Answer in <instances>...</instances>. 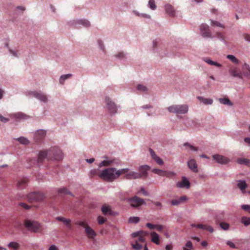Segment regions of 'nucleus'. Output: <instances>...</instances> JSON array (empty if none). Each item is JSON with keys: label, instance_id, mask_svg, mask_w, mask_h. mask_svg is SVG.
<instances>
[{"label": "nucleus", "instance_id": "obj_3", "mask_svg": "<svg viewBox=\"0 0 250 250\" xmlns=\"http://www.w3.org/2000/svg\"><path fill=\"white\" fill-rule=\"evenodd\" d=\"M188 106L187 104H172L168 106L167 111L170 113L184 115L188 112Z\"/></svg>", "mask_w": 250, "mask_h": 250}, {"label": "nucleus", "instance_id": "obj_29", "mask_svg": "<svg viewBox=\"0 0 250 250\" xmlns=\"http://www.w3.org/2000/svg\"><path fill=\"white\" fill-rule=\"evenodd\" d=\"M71 77H72V74L69 73L62 75L60 76V78H59V83L61 85H63L65 81L69 79Z\"/></svg>", "mask_w": 250, "mask_h": 250}, {"label": "nucleus", "instance_id": "obj_38", "mask_svg": "<svg viewBox=\"0 0 250 250\" xmlns=\"http://www.w3.org/2000/svg\"><path fill=\"white\" fill-rule=\"evenodd\" d=\"M183 146L184 147H186L187 150L190 149L193 151H198V148L193 146L192 145L188 142L184 143Z\"/></svg>", "mask_w": 250, "mask_h": 250}, {"label": "nucleus", "instance_id": "obj_31", "mask_svg": "<svg viewBox=\"0 0 250 250\" xmlns=\"http://www.w3.org/2000/svg\"><path fill=\"white\" fill-rule=\"evenodd\" d=\"M220 104L228 106H232V103L228 98H222L219 99Z\"/></svg>", "mask_w": 250, "mask_h": 250}, {"label": "nucleus", "instance_id": "obj_20", "mask_svg": "<svg viewBox=\"0 0 250 250\" xmlns=\"http://www.w3.org/2000/svg\"><path fill=\"white\" fill-rule=\"evenodd\" d=\"M56 220L62 222L63 224L66 226V228L68 229H71V228H72V226H71V220L69 219H65L62 217H56Z\"/></svg>", "mask_w": 250, "mask_h": 250}, {"label": "nucleus", "instance_id": "obj_41", "mask_svg": "<svg viewBox=\"0 0 250 250\" xmlns=\"http://www.w3.org/2000/svg\"><path fill=\"white\" fill-rule=\"evenodd\" d=\"M250 162V160H249L247 158H239L237 159V163L240 165H244L247 166L248 165Z\"/></svg>", "mask_w": 250, "mask_h": 250}, {"label": "nucleus", "instance_id": "obj_64", "mask_svg": "<svg viewBox=\"0 0 250 250\" xmlns=\"http://www.w3.org/2000/svg\"><path fill=\"white\" fill-rule=\"evenodd\" d=\"M153 160H154L158 164L161 166L164 164V162L163 161L162 159H161L160 157L157 158H153Z\"/></svg>", "mask_w": 250, "mask_h": 250}, {"label": "nucleus", "instance_id": "obj_36", "mask_svg": "<svg viewBox=\"0 0 250 250\" xmlns=\"http://www.w3.org/2000/svg\"><path fill=\"white\" fill-rule=\"evenodd\" d=\"M85 232L87 233L88 236L91 237H93L96 235L93 229H92V228H90L89 227H87L85 228Z\"/></svg>", "mask_w": 250, "mask_h": 250}, {"label": "nucleus", "instance_id": "obj_28", "mask_svg": "<svg viewBox=\"0 0 250 250\" xmlns=\"http://www.w3.org/2000/svg\"><path fill=\"white\" fill-rule=\"evenodd\" d=\"M28 179L26 178H23L21 179V180L18 181L17 187L19 188H21L23 186H25L28 183Z\"/></svg>", "mask_w": 250, "mask_h": 250}, {"label": "nucleus", "instance_id": "obj_24", "mask_svg": "<svg viewBox=\"0 0 250 250\" xmlns=\"http://www.w3.org/2000/svg\"><path fill=\"white\" fill-rule=\"evenodd\" d=\"M150 237H151V241L156 245H159V235L155 232L150 233Z\"/></svg>", "mask_w": 250, "mask_h": 250}, {"label": "nucleus", "instance_id": "obj_2", "mask_svg": "<svg viewBox=\"0 0 250 250\" xmlns=\"http://www.w3.org/2000/svg\"><path fill=\"white\" fill-rule=\"evenodd\" d=\"M63 159V153L57 146H52L48 150V160L60 161Z\"/></svg>", "mask_w": 250, "mask_h": 250}, {"label": "nucleus", "instance_id": "obj_26", "mask_svg": "<svg viewBox=\"0 0 250 250\" xmlns=\"http://www.w3.org/2000/svg\"><path fill=\"white\" fill-rule=\"evenodd\" d=\"M198 99H199V101H200L201 103H203V104L205 105H211L212 104V102H213V101H212V99L210 98H206L203 97H198Z\"/></svg>", "mask_w": 250, "mask_h": 250}, {"label": "nucleus", "instance_id": "obj_43", "mask_svg": "<svg viewBox=\"0 0 250 250\" xmlns=\"http://www.w3.org/2000/svg\"><path fill=\"white\" fill-rule=\"evenodd\" d=\"M152 172L159 176H162L163 175H164V174H165V172H167V171L162 170L161 169H159L157 168H154L153 169V170H152Z\"/></svg>", "mask_w": 250, "mask_h": 250}, {"label": "nucleus", "instance_id": "obj_61", "mask_svg": "<svg viewBox=\"0 0 250 250\" xmlns=\"http://www.w3.org/2000/svg\"><path fill=\"white\" fill-rule=\"evenodd\" d=\"M170 203H171V205L177 206V205H179L180 204H181L183 203L180 201H177L176 199H174V200H171Z\"/></svg>", "mask_w": 250, "mask_h": 250}, {"label": "nucleus", "instance_id": "obj_59", "mask_svg": "<svg viewBox=\"0 0 250 250\" xmlns=\"http://www.w3.org/2000/svg\"><path fill=\"white\" fill-rule=\"evenodd\" d=\"M149 154H150V156H151L152 158L155 159L159 158L155 153V151H153V150L151 149H149Z\"/></svg>", "mask_w": 250, "mask_h": 250}, {"label": "nucleus", "instance_id": "obj_30", "mask_svg": "<svg viewBox=\"0 0 250 250\" xmlns=\"http://www.w3.org/2000/svg\"><path fill=\"white\" fill-rule=\"evenodd\" d=\"M7 247L11 250H19L20 249V245L17 242H12L8 244Z\"/></svg>", "mask_w": 250, "mask_h": 250}, {"label": "nucleus", "instance_id": "obj_40", "mask_svg": "<svg viewBox=\"0 0 250 250\" xmlns=\"http://www.w3.org/2000/svg\"><path fill=\"white\" fill-rule=\"evenodd\" d=\"M18 141H19L20 144L22 145H28L29 143V141L26 138L23 137H20L16 139Z\"/></svg>", "mask_w": 250, "mask_h": 250}, {"label": "nucleus", "instance_id": "obj_22", "mask_svg": "<svg viewBox=\"0 0 250 250\" xmlns=\"http://www.w3.org/2000/svg\"><path fill=\"white\" fill-rule=\"evenodd\" d=\"M197 228L201 229L208 231L210 233H212L214 231V229L209 225H207L205 224H197Z\"/></svg>", "mask_w": 250, "mask_h": 250}, {"label": "nucleus", "instance_id": "obj_6", "mask_svg": "<svg viewBox=\"0 0 250 250\" xmlns=\"http://www.w3.org/2000/svg\"><path fill=\"white\" fill-rule=\"evenodd\" d=\"M24 226H25L26 229H28V230L34 232H39L41 229V225L39 223L37 222L31 221L29 220L24 221Z\"/></svg>", "mask_w": 250, "mask_h": 250}, {"label": "nucleus", "instance_id": "obj_16", "mask_svg": "<svg viewBox=\"0 0 250 250\" xmlns=\"http://www.w3.org/2000/svg\"><path fill=\"white\" fill-rule=\"evenodd\" d=\"M164 8H165V12H166V13L168 15L171 17L175 16V11L173 6L167 3L165 4V6H164Z\"/></svg>", "mask_w": 250, "mask_h": 250}, {"label": "nucleus", "instance_id": "obj_39", "mask_svg": "<svg viewBox=\"0 0 250 250\" xmlns=\"http://www.w3.org/2000/svg\"><path fill=\"white\" fill-rule=\"evenodd\" d=\"M114 57L117 60H123L125 58V54L124 52H118L115 54Z\"/></svg>", "mask_w": 250, "mask_h": 250}, {"label": "nucleus", "instance_id": "obj_55", "mask_svg": "<svg viewBox=\"0 0 250 250\" xmlns=\"http://www.w3.org/2000/svg\"><path fill=\"white\" fill-rule=\"evenodd\" d=\"M153 205L158 207V209H161L162 208V205L160 202H155L153 200H149Z\"/></svg>", "mask_w": 250, "mask_h": 250}, {"label": "nucleus", "instance_id": "obj_45", "mask_svg": "<svg viewBox=\"0 0 250 250\" xmlns=\"http://www.w3.org/2000/svg\"><path fill=\"white\" fill-rule=\"evenodd\" d=\"M113 169H114V171L116 172V173H119V175H120L126 173V172L129 170V169L128 168H125L120 169H117L115 168H113Z\"/></svg>", "mask_w": 250, "mask_h": 250}, {"label": "nucleus", "instance_id": "obj_37", "mask_svg": "<svg viewBox=\"0 0 250 250\" xmlns=\"http://www.w3.org/2000/svg\"><path fill=\"white\" fill-rule=\"evenodd\" d=\"M241 223L243 224L244 226L247 227L250 224V218L248 217H242L241 218Z\"/></svg>", "mask_w": 250, "mask_h": 250}, {"label": "nucleus", "instance_id": "obj_53", "mask_svg": "<svg viewBox=\"0 0 250 250\" xmlns=\"http://www.w3.org/2000/svg\"><path fill=\"white\" fill-rule=\"evenodd\" d=\"M132 248L135 250H141L142 249L143 246L139 244L138 241H136V244H132Z\"/></svg>", "mask_w": 250, "mask_h": 250}, {"label": "nucleus", "instance_id": "obj_47", "mask_svg": "<svg viewBox=\"0 0 250 250\" xmlns=\"http://www.w3.org/2000/svg\"><path fill=\"white\" fill-rule=\"evenodd\" d=\"M192 249V244L190 241H188L183 247V250H191Z\"/></svg>", "mask_w": 250, "mask_h": 250}, {"label": "nucleus", "instance_id": "obj_35", "mask_svg": "<svg viewBox=\"0 0 250 250\" xmlns=\"http://www.w3.org/2000/svg\"><path fill=\"white\" fill-rule=\"evenodd\" d=\"M58 192L63 195H69L71 196H73V194L65 188H62L59 189V190H58Z\"/></svg>", "mask_w": 250, "mask_h": 250}, {"label": "nucleus", "instance_id": "obj_32", "mask_svg": "<svg viewBox=\"0 0 250 250\" xmlns=\"http://www.w3.org/2000/svg\"><path fill=\"white\" fill-rule=\"evenodd\" d=\"M136 89L141 94H146L148 91V88L146 86L140 84L137 85Z\"/></svg>", "mask_w": 250, "mask_h": 250}, {"label": "nucleus", "instance_id": "obj_23", "mask_svg": "<svg viewBox=\"0 0 250 250\" xmlns=\"http://www.w3.org/2000/svg\"><path fill=\"white\" fill-rule=\"evenodd\" d=\"M77 24L82 25L83 27L88 28L90 26V22L84 19H81L77 20Z\"/></svg>", "mask_w": 250, "mask_h": 250}, {"label": "nucleus", "instance_id": "obj_57", "mask_svg": "<svg viewBox=\"0 0 250 250\" xmlns=\"http://www.w3.org/2000/svg\"><path fill=\"white\" fill-rule=\"evenodd\" d=\"M97 220L98 223H99V225H102L105 221V219L101 216H99L98 217Z\"/></svg>", "mask_w": 250, "mask_h": 250}, {"label": "nucleus", "instance_id": "obj_56", "mask_svg": "<svg viewBox=\"0 0 250 250\" xmlns=\"http://www.w3.org/2000/svg\"><path fill=\"white\" fill-rule=\"evenodd\" d=\"M144 231H138L134 232H133V233L131 234V236L133 237V238H136L138 236H141V233H143Z\"/></svg>", "mask_w": 250, "mask_h": 250}, {"label": "nucleus", "instance_id": "obj_51", "mask_svg": "<svg viewBox=\"0 0 250 250\" xmlns=\"http://www.w3.org/2000/svg\"><path fill=\"white\" fill-rule=\"evenodd\" d=\"M210 22H211V25L217 26L218 27H220L222 28H224V25L222 23H220L219 21H213V20H210Z\"/></svg>", "mask_w": 250, "mask_h": 250}, {"label": "nucleus", "instance_id": "obj_19", "mask_svg": "<svg viewBox=\"0 0 250 250\" xmlns=\"http://www.w3.org/2000/svg\"><path fill=\"white\" fill-rule=\"evenodd\" d=\"M102 212L103 213L104 215H112L113 214V212H112L111 209V208L109 206L106 205H102Z\"/></svg>", "mask_w": 250, "mask_h": 250}, {"label": "nucleus", "instance_id": "obj_42", "mask_svg": "<svg viewBox=\"0 0 250 250\" xmlns=\"http://www.w3.org/2000/svg\"><path fill=\"white\" fill-rule=\"evenodd\" d=\"M112 160H104L102 161V162H101L100 164H99V167H108L110 165H111V164H112Z\"/></svg>", "mask_w": 250, "mask_h": 250}, {"label": "nucleus", "instance_id": "obj_50", "mask_svg": "<svg viewBox=\"0 0 250 250\" xmlns=\"http://www.w3.org/2000/svg\"><path fill=\"white\" fill-rule=\"evenodd\" d=\"M175 176V173L174 171H166L162 177H166L167 178H171Z\"/></svg>", "mask_w": 250, "mask_h": 250}, {"label": "nucleus", "instance_id": "obj_8", "mask_svg": "<svg viewBox=\"0 0 250 250\" xmlns=\"http://www.w3.org/2000/svg\"><path fill=\"white\" fill-rule=\"evenodd\" d=\"M212 158H213V161L216 162V163L220 165H228L231 162V160L228 157H226L219 154H213V155L212 156Z\"/></svg>", "mask_w": 250, "mask_h": 250}, {"label": "nucleus", "instance_id": "obj_33", "mask_svg": "<svg viewBox=\"0 0 250 250\" xmlns=\"http://www.w3.org/2000/svg\"><path fill=\"white\" fill-rule=\"evenodd\" d=\"M13 117L14 118L19 120H25L28 118V116L26 115L22 114L21 113H17L14 115H13Z\"/></svg>", "mask_w": 250, "mask_h": 250}, {"label": "nucleus", "instance_id": "obj_18", "mask_svg": "<svg viewBox=\"0 0 250 250\" xmlns=\"http://www.w3.org/2000/svg\"><path fill=\"white\" fill-rule=\"evenodd\" d=\"M149 168L150 167L148 165L140 166L138 168V170L139 171V172L138 173L146 177L147 173L149 171Z\"/></svg>", "mask_w": 250, "mask_h": 250}, {"label": "nucleus", "instance_id": "obj_44", "mask_svg": "<svg viewBox=\"0 0 250 250\" xmlns=\"http://www.w3.org/2000/svg\"><path fill=\"white\" fill-rule=\"evenodd\" d=\"M226 58L231 61L232 62L234 63H238V60L236 58H235V56L232 55H228L226 56Z\"/></svg>", "mask_w": 250, "mask_h": 250}, {"label": "nucleus", "instance_id": "obj_54", "mask_svg": "<svg viewBox=\"0 0 250 250\" xmlns=\"http://www.w3.org/2000/svg\"><path fill=\"white\" fill-rule=\"evenodd\" d=\"M216 37H217L218 39H219L221 42H223L224 43H226L225 41H224V36H223L222 34L220 32H217L216 34Z\"/></svg>", "mask_w": 250, "mask_h": 250}, {"label": "nucleus", "instance_id": "obj_4", "mask_svg": "<svg viewBox=\"0 0 250 250\" xmlns=\"http://www.w3.org/2000/svg\"><path fill=\"white\" fill-rule=\"evenodd\" d=\"M105 105L109 114L114 115L118 113L120 106L117 105L109 96H106L104 98Z\"/></svg>", "mask_w": 250, "mask_h": 250}, {"label": "nucleus", "instance_id": "obj_27", "mask_svg": "<svg viewBox=\"0 0 250 250\" xmlns=\"http://www.w3.org/2000/svg\"><path fill=\"white\" fill-rule=\"evenodd\" d=\"M46 157V151H41L40 152H39V156H38V163L40 164L42 163Z\"/></svg>", "mask_w": 250, "mask_h": 250}, {"label": "nucleus", "instance_id": "obj_63", "mask_svg": "<svg viewBox=\"0 0 250 250\" xmlns=\"http://www.w3.org/2000/svg\"><path fill=\"white\" fill-rule=\"evenodd\" d=\"M226 244H227V245H228V246H229V247H230L232 249L236 248L235 244L234 243H233L232 242H231L230 241H229V240L227 241L226 242Z\"/></svg>", "mask_w": 250, "mask_h": 250}, {"label": "nucleus", "instance_id": "obj_25", "mask_svg": "<svg viewBox=\"0 0 250 250\" xmlns=\"http://www.w3.org/2000/svg\"><path fill=\"white\" fill-rule=\"evenodd\" d=\"M203 61L210 65H213L217 67H221V64L214 62L208 58H204Z\"/></svg>", "mask_w": 250, "mask_h": 250}, {"label": "nucleus", "instance_id": "obj_11", "mask_svg": "<svg viewBox=\"0 0 250 250\" xmlns=\"http://www.w3.org/2000/svg\"><path fill=\"white\" fill-rule=\"evenodd\" d=\"M176 188H179L188 189L190 187V183L188 179L185 176H182V180L177 182L176 184Z\"/></svg>", "mask_w": 250, "mask_h": 250}, {"label": "nucleus", "instance_id": "obj_49", "mask_svg": "<svg viewBox=\"0 0 250 250\" xmlns=\"http://www.w3.org/2000/svg\"><path fill=\"white\" fill-rule=\"evenodd\" d=\"M97 44L98 46H99V49L102 50V52H104V51H105V47H104V42H103L101 40H99L97 41Z\"/></svg>", "mask_w": 250, "mask_h": 250}, {"label": "nucleus", "instance_id": "obj_1", "mask_svg": "<svg viewBox=\"0 0 250 250\" xmlns=\"http://www.w3.org/2000/svg\"><path fill=\"white\" fill-rule=\"evenodd\" d=\"M99 177L102 179L109 182H112L120 177L119 173H116L113 168H107L101 172Z\"/></svg>", "mask_w": 250, "mask_h": 250}, {"label": "nucleus", "instance_id": "obj_46", "mask_svg": "<svg viewBox=\"0 0 250 250\" xmlns=\"http://www.w3.org/2000/svg\"><path fill=\"white\" fill-rule=\"evenodd\" d=\"M149 9L155 10L156 9V5H155V0H149L148 4H147Z\"/></svg>", "mask_w": 250, "mask_h": 250}, {"label": "nucleus", "instance_id": "obj_9", "mask_svg": "<svg viewBox=\"0 0 250 250\" xmlns=\"http://www.w3.org/2000/svg\"><path fill=\"white\" fill-rule=\"evenodd\" d=\"M128 202L130 203L131 207L133 208H138L142 205H145L146 203L144 200L137 196L128 199Z\"/></svg>", "mask_w": 250, "mask_h": 250}, {"label": "nucleus", "instance_id": "obj_48", "mask_svg": "<svg viewBox=\"0 0 250 250\" xmlns=\"http://www.w3.org/2000/svg\"><path fill=\"white\" fill-rule=\"evenodd\" d=\"M140 219L138 217H130L128 220L130 223L136 224L139 222Z\"/></svg>", "mask_w": 250, "mask_h": 250}, {"label": "nucleus", "instance_id": "obj_15", "mask_svg": "<svg viewBox=\"0 0 250 250\" xmlns=\"http://www.w3.org/2000/svg\"><path fill=\"white\" fill-rule=\"evenodd\" d=\"M242 73L244 77L250 79V67L248 64L245 63L242 65Z\"/></svg>", "mask_w": 250, "mask_h": 250}, {"label": "nucleus", "instance_id": "obj_13", "mask_svg": "<svg viewBox=\"0 0 250 250\" xmlns=\"http://www.w3.org/2000/svg\"><path fill=\"white\" fill-rule=\"evenodd\" d=\"M45 136L44 130H38L34 134V141L36 143L40 142Z\"/></svg>", "mask_w": 250, "mask_h": 250}, {"label": "nucleus", "instance_id": "obj_58", "mask_svg": "<svg viewBox=\"0 0 250 250\" xmlns=\"http://www.w3.org/2000/svg\"><path fill=\"white\" fill-rule=\"evenodd\" d=\"M242 208L245 211L249 212L250 213V206L249 205H242Z\"/></svg>", "mask_w": 250, "mask_h": 250}, {"label": "nucleus", "instance_id": "obj_52", "mask_svg": "<svg viewBox=\"0 0 250 250\" xmlns=\"http://www.w3.org/2000/svg\"><path fill=\"white\" fill-rule=\"evenodd\" d=\"M220 228H222L224 230H227L229 228V225L226 222H222L219 224Z\"/></svg>", "mask_w": 250, "mask_h": 250}, {"label": "nucleus", "instance_id": "obj_17", "mask_svg": "<svg viewBox=\"0 0 250 250\" xmlns=\"http://www.w3.org/2000/svg\"><path fill=\"white\" fill-rule=\"evenodd\" d=\"M229 75L232 77L235 78H239V79H242L244 75L242 73L239 72L237 68H234L229 70Z\"/></svg>", "mask_w": 250, "mask_h": 250}, {"label": "nucleus", "instance_id": "obj_62", "mask_svg": "<svg viewBox=\"0 0 250 250\" xmlns=\"http://www.w3.org/2000/svg\"><path fill=\"white\" fill-rule=\"evenodd\" d=\"M152 108V106L150 104H145L140 107V108L143 110H146Z\"/></svg>", "mask_w": 250, "mask_h": 250}, {"label": "nucleus", "instance_id": "obj_12", "mask_svg": "<svg viewBox=\"0 0 250 250\" xmlns=\"http://www.w3.org/2000/svg\"><path fill=\"white\" fill-rule=\"evenodd\" d=\"M144 178H146V177L139 174L137 171H130L125 175V178L128 180L142 179Z\"/></svg>", "mask_w": 250, "mask_h": 250}, {"label": "nucleus", "instance_id": "obj_60", "mask_svg": "<svg viewBox=\"0 0 250 250\" xmlns=\"http://www.w3.org/2000/svg\"><path fill=\"white\" fill-rule=\"evenodd\" d=\"M19 206H20V207H22L23 208H24L25 209H28L30 208H31L30 206L27 205L26 204H25L24 203H19Z\"/></svg>", "mask_w": 250, "mask_h": 250}, {"label": "nucleus", "instance_id": "obj_34", "mask_svg": "<svg viewBox=\"0 0 250 250\" xmlns=\"http://www.w3.org/2000/svg\"><path fill=\"white\" fill-rule=\"evenodd\" d=\"M237 187L240 189L241 191L245 190L247 188V184L244 180H240L238 182Z\"/></svg>", "mask_w": 250, "mask_h": 250}, {"label": "nucleus", "instance_id": "obj_10", "mask_svg": "<svg viewBox=\"0 0 250 250\" xmlns=\"http://www.w3.org/2000/svg\"><path fill=\"white\" fill-rule=\"evenodd\" d=\"M27 95L34 97L43 102H45L46 100V97L45 94L42 93L40 91H28V92H27Z\"/></svg>", "mask_w": 250, "mask_h": 250}, {"label": "nucleus", "instance_id": "obj_21", "mask_svg": "<svg viewBox=\"0 0 250 250\" xmlns=\"http://www.w3.org/2000/svg\"><path fill=\"white\" fill-rule=\"evenodd\" d=\"M161 47V43L158 39L153 40L152 42V50L153 52L158 53V50Z\"/></svg>", "mask_w": 250, "mask_h": 250}, {"label": "nucleus", "instance_id": "obj_5", "mask_svg": "<svg viewBox=\"0 0 250 250\" xmlns=\"http://www.w3.org/2000/svg\"><path fill=\"white\" fill-rule=\"evenodd\" d=\"M45 194L40 191L31 192L26 195V198L29 202H41L45 199Z\"/></svg>", "mask_w": 250, "mask_h": 250}, {"label": "nucleus", "instance_id": "obj_14", "mask_svg": "<svg viewBox=\"0 0 250 250\" xmlns=\"http://www.w3.org/2000/svg\"><path fill=\"white\" fill-rule=\"evenodd\" d=\"M188 167L192 172L195 173L198 172V165H197L196 161H195V159H189L188 161Z\"/></svg>", "mask_w": 250, "mask_h": 250}, {"label": "nucleus", "instance_id": "obj_7", "mask_svg": "<svg viewBox=\"0 0 250 250\" xmlns=\"http://www.w3.org/2000/svg\"><path fill=\"white\" fill-rule=\"evenodd\" d=\"M201 35L203 38L212 39L214 36L209 30V27L206 23H202L200 25Z\"/></svg>", "mask_w": 250, "mask_h": 250}]
</instances>
